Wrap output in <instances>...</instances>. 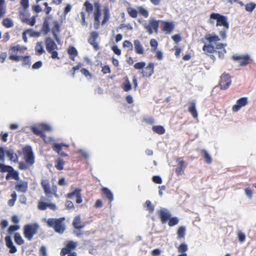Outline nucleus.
Segmentation results:
<instances>
[{
  "instance_id": "1",
  "label": "nucleus",
  "mask_w": 256,
  "mask_h": 256,
  "mask_svg": "<svg viewBox=\"0 0 256 256\" xmlns=\"http://www.w3.org/2000/svg\"><path fill=\"white\" fill-rule=\"evenodd\" d=\"M52 10L50 6H47L44 8V11L47 15L44 18V21L42 25L41 32L44 34H47L50 31L52 32L54 38L58 42L60 39L58 38V34L60 32V25L58 20H53L52 23V28L50 27V21L52 19V16L49 15L50 13Z\"/></svg>"
},
{
  "instance_id": "2",
  "label": "nucleus",
  "mask_w": 256,
  "mask_h": 256,
  "mask_svg": "<svg viewBox=\"0 0 256 256\" xmlns=\"http://www.w3.org/2000/svg\"><path fill=\"white\" fill-rule=\"evenodd\" d=\"M20 6L18 9V12L21 22L30 26H34L36 24L37 16H32L30 18L29 0H20Z\"/></svg>"
},
{
  "instance_id": "3",
  "label": "nucleus",
  "mask_w": 256,
  "mask_h": 256,
  "mask_svg": "<svg viewBox=\"0 0 256 256\" xmlns=\"http://www.w3.org/2000/svg\"><path fill=\"white\" fill-rule=\"evenodd\" d=\"M22 152L26 162H19L18 168L20 170H26L29 169L30 166H32L34 163V157L32 147L30 146L24 147L22 149Z\"/></svg>"
},
{
  "instance_id": "4",
  "label": "nucleus",
  "mask_w": 256,
  "mask_h": 256,
  "mask_svg": "<svg viewBox=\"0 0 256 256\" xmlns=\"http://www.w3.org/2000/svg\"><path fill=\"white\" fill-rule=\"evenodd\" d=\"M134 68L136 70H141V74L143 77H150L154 73V64L150 62L146 66V63L144 62H138L134 64Z\"/></svg>"
},
{
  "instance_id": "5",
  "label": "nucleus",
  "mask_w": 256,
  "mask_h": 256,
  "mask_svg": "<svg viewBox=\"0 0 256 256\" xmlns=\"http://www.w3.org/2000/svg\"><path fill=\"white\" fill-rule=\"evenodd\" d=\"M64 218H48L46 224L49 227L52 228L54 231L59 234H62L65 230L64 224Z\"/></svg>"
},
{
  "instance_id": "6",
  "label": "nucleus",
  "mask_w": 256,
  "mask_h": 256,
  "mask_svg": "<svg viewBox=\"0 0 256 256\" xmlns=\"http://www.w3.org/2000/svg\"><path fill=\"white\" fill-rule=\"evenodd\" d=\"M160 20H156L154 18H150L148 22H145L142 24V26L149 34H152L154 32L158 33Z\"/></svg>"
},
{
  "instance_id": "7",
  "label": "nucleus",
  "mask_w": 256,
  "mask_h": 256,
  "mask_svg": "<svg viewBox=\"0 0 256 256\" xmlns=\"http://www.w3.org/2000/svg\"><path fill=\"white\" fill-rule=\"evenodd\" d=\"M45 44L46 50L51 54V57L52 59H60L58 54L56 50L58 49V46L50 38L48 37L45 40Z\"/></svg>"
},
{
  "instance_id": "8",
  "label": "nucleus",
  "mask_w": 256,
  "mask_h": 256,
  "mask_svg": "<svg viewBox=\"0 0 256 256\" xmlns=\"http://www.w3.org/2000/svg\"><path fill=\"white\" fill-rule=\"evenodd\" d=\"M212 20H216V26H222L226 30H228L229 28V24L228 22L227 18L226 16L222 15L218 13H212L210 14V24H214V22Z\"/></svg>"
},
{
  "instance_id": "9",
  "label": "nucleus",
  "mask_w": 256,
  "mask_h": 256,
  "mask_svg": "<svg viewBox=\"0 0 256 256\" xmlns=\"http://www.w3.org/2000/svg\"><path fill=\"white\" fill-rule=\"evenodd\" d=\"M38 226L36 224H27L24 228V234L28 240L32 239L34 236L37 233Z\"/></svg>"
},
{
  "instance_id": "10",
  "label": "nucleus",
  "mask_w": 256,
  "mask_h": 256,
  "mask_svg": "<svg viewBox=\"0 0 256 256\" xmlns=\"http://www.w3.org/2000/svg\"><path fill=\"white\" fill-rule=\"evenodd\" d=\"M232 58L234 61L238 62L240 66H246L253 62L251 56L248 54L244 55L234 54L232 56Z\"/></svg>"
},
{
  "instance_id": "11",
  "label": "nucleus",
  "mask_w": 256,
  "mask_h": 256,
  "mask_svg": "<svg viewBox=\"0 0 256 256\" xmlns=\"http://www.w3.org/2000/svg\"><path fill=\"white\" fill-rule=\"evenodd\" d=\"M42 186L44 192L48 198L52 197V195L57 196V186L53 185L52 188H50V184L47 180H43L41 182Z\"/></svg>"
},
{
  "instance_id": "12",
  "label": "nucleus",
  "mask_w": 256,
  "mask_h": 256,
  "mask_svg": "<svg viewBox=\"0 0 256 256\" xmlns=\"http://www.w3.org/2000/svg\"><path fill=\"white\" fill-rule=\"evenodd\" d=\"M94 29L98 30L100 25V18L101 16V6L98 2H95L94 3Z\"/></svg>"
},
{
  "instance_id": "13",
  "label": "nucleus",
  "mask_w": 256,
  "mask_h": 256,
  "mask_svg": "<svg viewBox=\"0 0 256 256\" xmlns=\"http://www.w3.org/2000/svg\"><path fill=\"white\" fill-rule=\"evenodd\" d=\"M161 30L166 34H170L174 29L175 25L173 22L160 20Z\"/></svg>"
},
{
  "instance_id": "14",
  "label": "nucleus",
  "mask_w": 256,
  "mask_h": 256,
  "mask_svg": "<svg viewBox=\"0 0 256 256\" xmlns=\"http://www.w3.org/2000/svg\"><path fill=\"white\" fill-rule=\"evenodd\" d=\"M157 214L162 224H166L171 216L169 210L165 208H162L157 211Z\"/></svg>"
},
{
  "instance_id": "15",
  "label": "nucleus",
  "mask_w": 256,
  "mask_h": 256,
  "mask_svg": "<svg viewBox=\"0 0 256 256\" xmlns=\"http://www.w3.org/2000/svg\"><path fill=\"white\" fill-rule=\"evenodd\" d=\"M231 77L230 74L226 73H224L220 77V89H227L231 84Z\"/></svg>"
},
{
  "instance_id": "16",
  "label": "nucleus",
  "mask_w": 256,
  "mask_h": 256,
  "mask_svg": "<svg viewBox=\"0 0 256 256\" xmlns=\"http://www.w3.org/2000/svg\"><path fill=\"white\" fill-rule=\"evenodd\" d=\"M77 246V243L73 241H69L66 245L65 247L61 250L60 256H65L67 254L72 252L74 250Z\"/></svg>"
},
{
  "instance_id": "17",
  "label": "nucleus",
  "mask_w": 256,
  "mask_h": 256,
  "mask_svg": "<svg viewBox=\"0 0 256 256\" xmlns=\"http://www.w3.org/2000/svg\"><path fill=\"white\" fill-rule=\"evenodd\" d=\"M99 36L98 32L96 31L90 32V36L88 38V43L92 45L96 50L99 49V46L96 42Z\"/></svg>"
},
{
  "instance_id": "18",
  "label": "nucleus",
  "mask_w": 256,
  "mask_h": 256,
  "mask_svg": "<svg viewBox=\"0 0 256 256\" xmlns=\"http://www.w3.org/2000/svg\"><path fill=\"white\" fill-rule=\"evenodd\" d=\"M178 165L175 168V172L178 176L182 175L184 172L186 165L182 158H178L176 160Z\"/></svg>"
},
{
  "instance_id": "19",
  "label": "nucleus",
  "mask_w": 256,
  "mask_h": 256,
  "mask_svg": "<svg viewBox=\"0 0 256 256\" xmlns=\"http://www.w3.org/2000/svg\"><path fill=\"white\" fill-rule=\"evenodd\" d=\"M248 104V98L246 97H242L237 100L236 104L234 105L232 108L233 112H238L241 108L247 105Z\"/></svg>"
},
{
  "instance_id": "20",
  "label": "nucleus",
  "mask_w": 256,
  "mask_h": 256,
  "mask_svg": "<svg viewBox=\"0 0 256 256\" xmlns=\"http://www.w3.org/2000/svg\"><path fill=\"white\" fill-rule=\"evenodd\" d=\"M74 196L76 197V202L77 204H80L82 202L80 190L76 189L74 192L68 193L66 194V198H72Z\"/></svg>"
},
{
  "instance_id": "21",
  "label": "nucleus",
  "mask_w": 256,
  "mask_h": 256,
  "mask_svg": "<svg viewBox=\"0 0 256 256\" xmlns=\"http://www.w3.org/2000/svg\"><path fill=\"white\" fill-rule=\"evenodd\" d=\"M188 111L192 114L194 118H198V113L196 109V103L195 102L192 101L190 102L188 108Z\"/></svg>"
},
{
  "instance_id": "22",
  "label": "nucleus",
  "mask_w": 256,
  "mask_h": 256,
  "mask_svg": "<svg viewBox=\"0 0 256 256\" xmlns=\"http://www.w3.org/2000/svg\"><path fill=\"white\" fill-rule=\"evenodd\" d=\"M31 130L34 134L40 136L44 141L46 140V136L45 134L42 132L40 128V126H33L31 127Z\"/></svg>"
},
{
  "instance_id": "23",
  "label": "nucleus",
  "mask_w": 256,
  "mask_h": 256,
  "mask_svg": "<svg viewBox=\"0 0 256 256\" xmlns=\"http://www.w3.org/2000/svg\"><path fill=\"white\" fill-rule=\"evenodd\" d=\"M63 146L68 147V146H66L63 144H54L53 146V150L56 152L58 154L62 156H66L68 155L62 151V148Z\"/></svg>"
},
{
  "instance_id": "24",
  "label": "nucleus",
  "mask_w": 256,
  "mask_h": 256,
  "mask_svg": "<svg viewBox=\"0 0 256 256\" xmlns=\"http://www.w3.org/2000/svg\"><path fill=\"white\" fill-rule=\"evenodd\" d=\"M6 245L10 250V252L11 254L15 253L17 250L16 247L14 245L11 238L10 236H6L5 238Z\"/></svg>"
},
{
  "instance_id": "25",
  "label": "nucleus",
  "mask_w": 256,
  "mask_h": 256,
  "mask_svg": "<svg viewBox=\"0 0 256 256\" xmlns=\"http://www.w3.org/2000/svg\"><path fill=\"white\" fill-rule=\"evenodd\" d=\"M15 188L18 192H26L28 190V182H21L16 184Z\"/></svg>"
},
{
  "instance_id": "26",
  "label": "nucleus",
  "mask_w": 256,
  "mask_h": 256,
  "mask_svg": "<svg viewBox=\"0 0 256 256\" xmlns=\"http://www.w3.org/2000/svg\"><path fill=\"white\" fill-rule=\"evenodd\" d=\"M67 51L70 59L74 61L75 60V58L78 54V52L76 49L73 46H70L68 48Z\"/></svg>"
},
{
  "instance_id": "27",
  "label": "nucleus",
  "mask_w": 256,
  "mask_h": 256,
  "mask_svg": "<svg viewBox=\"0 0 256 256\" xmlns=\"http://www.w3.org/2000/svg\"><path fill=\"white\" fill-rule=\"evenodd\" d=\"M134 43L136 52L139 54H143L144 50L140 41L138 40H134Z\"/></svg>"
},
{
  "instance_id": "28",
  "label": "nucleus",
  "mask_w": 256,
  "mask_h": 256,
  "mask_svg": "<svg viewBox=\"0 0 256 256\" xmlns=\"http://www.w3.org/2000/svg\"><path fill=\"white\" fill-rule=\"evenodd\" d=\"M103 19L101 22L102 26L105 24L109 20L110 18V10L108 6H105L103 9Z\"/></svg>"
},
{
  "instance_id": "29",
  "label": "nucleus",
  "mask_w": 256,
  "mask_h": 256,
  "mask_svg": "<svg viewBox=\"0 0 256 256\" xmlns=\"http://www.w3.org/2000/svg\"><path fill=\"white\" fill-rule=\"evenodd\" d=\"M72 225L76 229L78 230L84 226V224H81V220L80 216H76L74 218L72 222Z\"/></svg>"
},
{
  "instance_id": "30",
  "label": "nucleus",
  "mask_w": 256,
  "mask_h": 256,
  "mask_svg": "<svg viewBox=\"0 0 256 256\" xmlns=\"http://www.w3.org/2000/svg\"><path fill=\"white\" fill-rule=\"evenodd\" d=\"M102 192L110 202L113 200V194L108 188H102Z\"/></svg>"
},
{
  "instance_id": "31",
  "label": "nucleus",
  "mask_w": 256,
  "mask_h": 256,
  "mask_svg": "<svg viewBox=\"0 0 256 256\" xmlns=\"http://www.w3.org/2000/svg\"><path fill=\"white\" fill-rule=\"evenodd\" d=\"M10 178H12L16 180H19V174L18 172L14 170L12 167V170H10V172H8L6 176V180H8Z\"/></svg>"
},
{
  "instance_id": "32",
  "label": "nucleus",
  "mask_w": 256,
  "mask_h": 256,
  "mask_svg": "<svg viewBox=\"0 0 256 256\" xmlns=\"http://www.w3.org/2000/svg\"><path fill=\"white\" fill-rule=\"evenodd\" d=\"M202 50L206 54H212L216 52L214 46L211 44H205L202 47Z\"/></svg>"
},
{
  "instance_id": "33",
  "label": "nucleus",
  "mask_w": 256,
  "mask_h": 256,
  "mask_svg": "<svg viewBox=\"0 0 256 256\" xmlns=\"http://www.w3.org/2000/svg\"><path fill=\"white\" fill-rule=\"evenodd\" d=\"M204 39H206L210 43L212 42H216L220 40V38L218 36L212 35L211 34H206L204 37Z\"/></svg>"
},
{
  "instance_id": "34",
  "label": "nucleus",
  "mask_w": 256,
  "mask_h": 256,
  "mask_svg": "<svg viewBox=\"0 0 256 256\" xmlns=\"http://www.w3.org/2000/svg\"><path fill=\"white\" fill-rule=\"evenodd\" d=\"M6 156L8 157L10 160L14 162H18V156L11 150H8L6 152Z\"/></svg>"
},
{
  "instance_id": "35",
  "label": "nucleus",
  "mask_w": 256,
  "mask_h": 256,
  "mask_svg": "<svg viewBox=\"0 0 256 256\" xmlns=\"http://www.w3.org/2000/svg\"><path fill=\"white\" fill-rule=\"evenodd\" d=\"M122 88L125 92H128L132 89V85L128 77L126 78L124 82L122 85Z\"/></svg>"
},
{
  "instance_id": "36",
  "label": "nucleus",
  "mask_w": 256,
  "mask_h": 256,
  "mask_svg": "<svg viewBox=\"0 0 256 256\" xmlns=\"http://www.w3.org/2000/svg\"><path fill=\"white\" fill-rule=\"evenodd\" d=\"M2 24L6 28H10L14 26V22L10 18H4L2 21Z\"/></svg>"
},
{
  "instance_id": "37",
  "label": "nucleus",
  "mask_w": 256,
  "mask_h": 256,
  "mask_svg": "<svg viewBox=\"0 0 256 256\" xmlns=\"http://www.w3.org/2000/svg\"><path fill=\"white\" fill-rule=\"evenodd\" d=\"M35 50L36 54L38 55H41L44 52L42 42H38L36 43L35 47Z\"/></svg>"
},
{
  "instance_id": "38",
  "label": "nucleus",
  "mask_w": 256,
  "mask_h": 256,
  "mask_svg": "<svg viewBox=\"0 0 256 256\" xmlns=\"http://www.w3.org/2000/svg\"><path fill=\"white\" fill-rule=\"evenodd\" d=\"M85 10L88 14L92 13L94 10V6L88 0L86 1L84 4Z\"/></svg>"
},
{
  "instance_id": "39",
  "label": "nucleus",
  "mask_w": 256,
  "mask_h": 256,
  "mask_svg": "<svg viewBox=\"0 0 256 256\" xmlns=\"http://www.w3.org/2000/svg\"><path fill=\"white\" fill-rule=\"evenodd\" d=\"M126 11L129 16L132 18H136L138 14V11L132 7H128Z\"/></svg>"
},
{
  "instance_id": "40",
  "label": "nucleus",
  "mask_w": 256,
  "mask_h": 256,
  "mask_svg": "<svg viewBox=\"0 0 256 256\" xmlns=\"http://www.w3.org/2000/svg\"><path fill=\"white\" fill-rule=\"evenodd\" d=\"M201 154H202L204 158L205 162L207 164H210L212 163V158L206 150H201Z\"/></svg>"
},
{
  "instance_id": "41",
  "label": "nucleus",
  "mask_w": 256,
  "mask_h": 256,
  "mask_svg": "<svg viewBox=\"0 0 256 256\" xmlns=\"http://www.w3.org/2000/svg\"><path fill=\"white\" fill-rule=\"evenodd\" d=\"M6 13V6L4 0H0V18L4 17Z\"/></svg>"
},
{
  "instance_id": "42",
  "label": "nucleus",
  "mask_w": 256,
  "mask_h": 256,
  "mask_svg": "<svg viewBox=\"0 0 256 256\" xmlns=\"http://www.w3.org/2000/svg\"><path fill=\"white\" fill-rule=\"evenodd\" d=\"M152 130L154 132L158 134H162L166 132L164 128L162 126H153Z\"/></svg>"
},
{
  "instance_id": "43",
  "label": "nucleus",
  "mask_w": 256,
  "mask_h": 256,
  "mask_svg": "<svg viewBox=\"0 0 256 256\" xmlns=\"http://www.w3.org/2000/svg\"><path fill=\"white\" fill-rule=\"evenodd\" d=\"M80 22L82 26H88V22L86 21V14L84 12H81L78 15Z\"/></svg>"
},
{
  "instance_id": "44",
  "label": "nucleus",
  "mask_w": 256,
  "mask_h": 256,
  "mask_svg": "<svg viewBox=\"0 0 256 256\" xmlns=\"http://www.w3.org/2000/svg\"><path fill=\"white\" fill-rule=\"evenodd\" d=\"M177 234L178 239L184 238L186 234V228L184 226H180L177 231Z\"/></svg>"
},
{
  "instance_id": "45",
  "label": "nucleus",
  "mask_w": 256,
  "mask_h": 256,
  "mask_svg": "<svg viewBox=\"0 0 256 256\" xmlns=\"http://www.w3.org/2000/svg\"><path fill=\"white\" fill-rule=\"evenodd\" d=\"M65 164L64 161L62 158H58L56 161L55 167L58 170H62L64 169V166Z\"/></svg>"
},
{
  "instance_id": "46",
  "label": "nucleus",
  "mask_w": 256,
  "mask_h": 256,
  "mask_svg": "<svg viewBox=\"0 0 256 256\" xmlns=\"http://www.w3.org/2000/svg\"><path fill=\"white\" fill-rule=\"evenodd\" d=\"M144 206L146 208V210L150 212V213L152 214L154 212V206L153 204H152L150 200H147L145 202Z\"/></svg>"
},
{
  "instance_id": "47",
  "label": "nucleus",
  "mask_w": 256,
  "mask_h": 256,
  "mask_svg": "<svg viewBox=\"0 0 256 256\" xmlns=\"http://www.w3.org/2000/svg\"><path fill=\"white\" fill-rule=\"evenodd\" d=\"M256 8V4L250 2L245 5V10L246 12H252Z\"/></svg>"
},
{
  "instance_id": "48",
  "label": "nucleus",
  "mask_w": 256,
  "mask_h": 256,
  "mask_svg": "<svg viewBox=\"0 0 256 256\" xmlns=\"http://www.w3.org/2000/svg\"><path fill=\"white\" fill-rule=\"evenodd\" d=\"M138 10L139 14L145 18H147L149 16V12L148 10L142 6H138Z\"/></svg>"
},
{
  "instance_id": "49",
  "label": "nucleus",
  "mask_w": 256,
  "mask_h": 256,
  "mask_svg": "<svg viewBox=\"0 0 256 256\" xmlns=\"http://www.w3.org/2000/svg\"><path fill=\"white\" fill-rule=\"evenodd\" d=\"M14 240L15 242L18 245H22L24 243V240L19 233H15L14 236Z\"/></svg>"
},
{
  "instance_id": "50",
  "label": "nucleus",
  "mask_w": 256,
  "mask_h": 256,
  "mask_svg": "<svg viewBox=\"0 0 256 256\" xmlns=\"http://www.w3.org/2000/svg\"><path fill=\"white\" fill-rule=\"evenodd\" d=\"M12 198L8 200V204L10 206H12L14 204V203L17 198V194L15 192H14L11 194Z\"/></svg>"
},
{
  "instance_id": "51",
  "label": "nucleus",
  "mask_w": 256,
  "mask_h": 256,
  "mask_svg": "<svg viewBox=\"0 0 256 256\" xmlns=\"http://www.w3.org/2000/svg\"><path fill=\"white\" fill-rule=\"evenodd\" d=\"M12 170V166H10L5 165L3 164L0 163V172H10Z\"/></svg>"
},
{
  "instance_id": "52",
  "label": "nucleus",
  "mask_w": 256,
  "mask_h": 256,
  "mask_svg": "<svg viewBox=\"0 0 256 256\" xmlns=\"http://www.w3.org/2000/svg\"><path fill=\"white\" fill-rule=\"evenodd\" d=\"M22 48L20 45H16L15 46H10L9 49V52L11 54H17L18 52L21 51Z\"/></svg>"
},
{
  "instance_id": "53",
  "label": "nucleus",
  "mask_w": 256,
  "mask_h": 256,
  "mask_svg": "<svg viewBox=\"0 0 256 256\" xmlns=\"http://www.w3.org/2000/svg\"><path fill=\"white\" fill-rule=\"evenodd\" d=\"M179 220L176 217L170 218L168 220V224L170 226L172 227L178 224Z\"/></svg>"
},
{
  "instance_id": "54",
  "label": "nucleus",
  "mask_w": 256,
  "mask_h": 256,
  "mask_svg": "<svg viewBox=\"0 0 256 256\" xmlns=\"http://www.w3.org/2000/svg\"><path fill=\"white\" fill-rule=\"evenodd\" d=\"M188 250V246L185 243L181 244L178 248V250L180 253H186Z\"/></svg>"
},
{
  "instance_id": "55",
  "label": "nucleus",
  "mask_w": 256,
  "mask_h": 256,
  "mask_svg": "<svg viewBox=\"0 0 256 256\" xmlns=\"http://www.w3.org/2000/svg\"><path fill=\"white\" fill-rule=\"evenodd\" d=\"M150 46L152 47V52H156L158 46L157 40L154 38L151 39L150 40Z\"/></svg>"
},
{
  "instance_id": "56",
  "label": "nucleus",
  "mask_w": 256,
  "mask_h": 256,
  "mask_svg": "<svg viewBox=\"0 0 256 256\" xmlns=\"http://www.w3.org/2000/svg\"><path fill=\"white\" fill-rule=\"evenodd\" d=\"M40 128L42 129V132H50L52 130L51 127L47 124H40Z\"/></svg>"
},
{
  "instance_id": "57",
  "label": "nucleus",
  "mask_w": 256,
  "mask_h": 256,
  "mask_svg": "<svg viewBox=\"0 0 256 256\" xmlns=\"http://www.w3.org/2000/svg\"><path fill=\"white\" fill-rule=\"evenodd\" d=\"M20 227L18 225L10 226L8 229V232L9 234H12L14 232L18 230Z\"/></svg>"
},
{
  "instance_id": "58",
  "label": "nucleus",
  "mask_w": 256,
  "mask_h": 256,
  "mask_svg": "<svg viewBox=\"0 0 256 256\" xmlns=\"http://www.w3.org/2000/svg\"><path fill=\"white\" fill-rule=\"evenodd\" d=\"M48 203L43 202H40L38 203V207L40 210H45L48 208Z\"/></svg>"
},
{
  "instance_id": "59",
  "label": "nucleus",
  "mask_w": 256,
  "mask_h": 256,
  "mask_svg": "<svg viewBox=\"0 0 256 256\" xmlns=\"http://www.w3.org/2000/svg\"><path fill=\"white\" fill-rule=\"evenodd\" d=\"M122 46L124 48H130L131 50H132L133 48L132 43L128 40H126L123 42Z\"/></svg>"
},
{
  "instance_id": "60",
  "label": "nucleus",
  "mask_w": 256,
  "mask_h": 256,
  "mask_svg": "<svg viewBox=\"0 0 256 256\" xmlns=\"http://www.w3.org/2000/svg\"><path fill=\"white\" fill-rule=\"evenodd\" d=\"M22 59L23 61V66H30V60L29 56H22Z\"/></svg>"
},
{
  "instance_id": "61",
  "label": "nucleus",
  "mask_w": 256,
  "mask_h": 256,
  "mask_svg": "<svg viewBox=\"0 0 256 256\" xmlns=\"http://www.w3.org/2000/svg\"><path fill=\"white\" fill-rule=\"evenodd\" d=\"M238 236L239 241L240 242H243L246 240V236L245 234L240 231H238Z\"/></svg>"
},
{
  "instance_id": "62",
  "label": "nucleus",
  "mask_w": 256,
  "mask_h": 256,
  "mask_svg": "<svg viewBox=\"0 0 256 256\" xmlns=\"http://www.w3.org/2000/svg\"><path fill=\"white\" fill-rule=\"evenodd\" d=\"M82 66V64L81 63H78L76 66H74L72 70V74L73 77L74 76L75 72L77 70H78Z\"/></svg>"
},
{
  "instance_id": "63",
  "label": "nucleus",
  "mask_w": 256,
  "mask_h": 256,
  "mask_svg": "<svg viewBox=\"0 0 256 256\" xmlns=\"http://www.w3.org/2000/svg\"><path fill=\"white\" fill-rule=\"evenodd\" d=\"M152 181L158 184H161L162 182V178L158 176H154L152 178Z\"/></svg>"
},
{
  "instance_id": "64",
  "label": "nucleus",
  "mask_w": 256,
  "mask_h": 256,
  "mask_svg": "<svg viewBox=\"0 0 256 256\" xmlns=\"http://www.w3.org/2000/svg\"><path fill=\"white\" fill-rule=\"evenodd\" d=\"M144 121L146 123L152 124L154 123V120L153 118L151 116H146L144 118Z\"/></svg>"
}]
</instances>
